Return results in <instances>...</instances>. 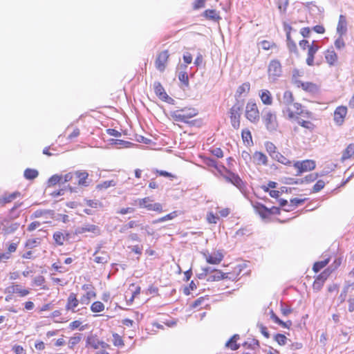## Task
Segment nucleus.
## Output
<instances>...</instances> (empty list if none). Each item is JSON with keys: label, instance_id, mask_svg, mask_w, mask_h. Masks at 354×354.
Segmentation results:
<instances>
[{"label": "nucleus", "instance_id": "obj_11", "mask_svg": "<svg viewBox=\"0 0 354 354\" xmlns=\"http://www.w3.org/2000/svg\"><path fill=\"white\" fill-rule=\"evenodd\" d=\"M169 57V55L168 50L162 51L158 54L156 60V66L160 72L165 71Z\"/></svg>", "mask_w": 354, "mask_h": 354}, {"label": "nucleus", "instance_id": "obj_35", "mask_svg": "<svg viewBox=\"0 0 354 354\" xmlns=\"http://www.w3.org/2000/svg\"><path fill=\"white\" fill-rule=\"evenodd\" d=\"M62 178V175L55 174L52 176L48 180V186H54L57 183H61Z\"/></svg>", "mask_w": 354, "mask_h": 354}, {"label": "nucleus", "instance_id": "obj_33", "mask_svg": "<svg viewBox=\"0 0 354 354\" xmlns=\"http://www.w3.org/2000/svg\"><path fill=\"white\" fill-rule=\"evenodd\" d=\"M24 175L25 178H26L28 180H32V179L36 178L38 176L39 173H38V171L36 169H26L24 171Z\"/></svg>", "mask_w": 354, "mask_h": 354}, {"label": "nucleus", "instance_id": "obj_30", "mask_svg": "<svg viewBox=\"0 0 354 354\" xmlns=\"http://www.w3.org/2000/svg\"><path fill=\"white\" fill-rule=\"evenodd\" d=\"M354 155V144H350L347 146L344 151L342 160L344 161L346 159L351 158Z\"/></svg>", "mask_w": 354, "mask_h": 354}, {"label": "nucleus", "instance_id": "obj_48", "mask_svg": "<svg viewBox=\"0 0 354 354\" xmlns=\"http://www.w3.org/2000/svg\"><path fill=\"white\" fill-rule=\"evenodd\" d=\"M113 344L116 346H120L124 345L123 340L122 337L117 333L113 335Z\"/></svg>", "mask_w": 354, "mask_h": 354}, {"label": "nucleus", "instance_id": "obj_2", "mask_svg": "<svg viewBox=\"0 0 354 354\" xmlns=\"http://www.w3.org/2000/svg\"><path fill=\"white\" fill-rule=\"evenodd\" d=\"M262 120L268 131L272 132L277 129L278 122L274 112L265 109L262 113Z\"/></svg>", "mask_w": 354, "mask_h": 354}, {"label": "nucleus", "instance_id": "obj_18", "mask_svg": "<svg viewBox=\"0 0 354 354\" xmlns=\"http://www.w3.org/2000/svg\"><path fill=\"white\" fill-rule=\"evenodd\" d=\"M78 304L79 301L77 299L76 294L71 292L67 299L66 309L67 310H71L72 312L75 313L76 312L75 308L78 306Z\"/></svg>", "mask_w": 354, "mask_h": 354}, {"label": "nucleus", "instance_id": "obj_55", "mask_svg": "<svg viewBox=\"0 0 354 354\" xmlns=\"http://www.w3.org/2000/svg\"><path fill=\"white\" fill-rule=\"evenodd\" d=\"M62 180L61 181L62 184L69 182L73 180L74 178V172H69L64 176H62Z\"/></svg>", "mask_w": 354, "mask_h": 354}, {"label": "nucleus", "instance_id": "obj_52", "mask_svg": "<svg viewBox=\"0 0 354 354\" xmlns=\"http://www.w3.org/2000/svg\"><path fill=\"white\" fill-rule=\"evenodd\" d=\"M324 283L322 281H320L319 279H315L313 284V288L315 291L316 292H318L319 291L322 286H324Z\"/></svg>", "mask_w": 354, "mask_h": 354}, {"label": "nucleus", "instance_id": "obj_14", "mask_svg": "<svg viewBox=\"0 0 354 354\" xmlns=\"http://www.w3.org/2000/svg\"><path fill=\"white\" fill-rule=\"evenodd\" d=\"M153 88H154V91H155L156 95H158L160 100L165 101V102H167L168 100H173L171 97H169L168 96V95L167 94V93L165 91V88H163V86H162V84L160 82H154Z\"/></svg>", "mask_w": 354, "mask_h": 354}, {"label": "nucleus", "instance_id": "obj_42", "mask_svg": "<svg viewBox=\"0 0 354 354\" xmlns=\"http://www.w3.org/2000/svg\"><path fill=\"white\" fill-rule=\"evenodd\" d=\"M287 339V337L283 334H277L274 335V340L281 346L285 345Z\"/></svg>", "mask_w": 354, "mask_h": 354}, {"label": "nucleus", "instance_id": "obj_50", "mask_svg": "<svg viewBox=\"0 0 354 354\" xmlns=\"http://www.w3.org/2000/svg\"><path fill=\"white\" fill-rule=\"evenodd\" d=\"M281 311L284 316H288L292 313V310L289 306L281 304Z\"/></svg>", "mask_w": 354, "mask_h": 354}, {"label": "nucleus", "instance_id": "obj_31", "mask_svg": "<svg viewBox=\"0 0 354 354\" xmlns=\"http://www.w3.org/2000/svg\"><path fill=\"white\" fill-rule=\"evenodd\" d=\"M86 346L97 349L100 347V340L95 336H88L86 339Z\"/></svg>", "mask_w": 354, "mask_h": 354}, {"label": "nucleus", "instance_id": "obj_47", "mask_svg": "<svg viewBox=\"0 0 354 354\" xmlns=\"http://www.w3.org/2000/svg\"><path fill=\"white\" fill-rule=\"evenodd\" d=\"M15 292L19 294L21 297L26 296L29 294V290L28 289H22L21 286L18 284L15 285Z\"/></svg>", "mask_w": 354, "mask_h": 354}, {"label": "nucleus", "instance_id": "obj_20", "mask_svg": "<svg viewBox=\"0 0 354 354\" xmlns=\"http://www.w3.org/2000/svg\"><path fill=\"white\" fill-rule=\"evenodd\" d=\"M347 31V21L344 15H340L337 26V32L338 35H344Z\"/></svg>", "mask_w": 354, "mask_h": 354}, {"label": "nucleus", "instance_id": "obj_21", "mask_svg": "<svg viewBox=\"0 0 354 354\" xmlns=\"http://www.w3.org/2000/svg\"><path fill=\"white\" fill-rule=\"evenodd\" d=\"M69 237V234L66 233L65 234L61 232H55L53 234V239L57 245H63L64 242L67 240Z\"/></svg>", "mask_w": 354, "mask_h": 354}, {"label": "nucleus", "instance_id": "obj_13", "mask_svg": "<svg viewBox=\"0 0 354 354\" xmlns=\"http://www.w3.org/2000/svg\"><path fill=\"white\" fill-rule=\"evenodd\" d=\"M346 113L347 109L346 106H338L334 112V120L335 123L338 125H341L344 122Z\"/></svg>", "mask_w": 354, "mask_h": 354}, {"label": "nucleus", "instance_id": "obj_1", "mask_svg": "<svg viewBox=\"0 0 354 354\" xmlns=\"http://www.w3.org/2000/svg\"><path fill=\"white\" fill-rule=\"evenodd\" d=\"M198 114L197 110L195 109H183L176 110L170 113L171 117L176 122H181L188 124L190 126H194L198 123L197 120H190L189 119Z\"/></svg>", "mask_w": 354, "mask_h": 354}, {"label": "nucleus", "instance_id": "obj_36", "mask_svg": "<svg viewBox=\"0 0 354 354\" xmlns=\"http://www.w3.org/2000/svg\"><path fill=\"white\" fill-rule=\"evenodd\" d=\"M250 88L249 82H245L239 86L236 90V95L241 96L243 93H248Z\"/></svg>", "mask_w": 354, "mask_h": 354}, {"label": "nucleus", "instance_id": "obj_39", "mask_svg": "<svg viewBox=\"0 0 354 354\" xmlns=\"http://www.w3.org/2000/svg\"><path fill=\"white\" fill-rule=\"evenodd\" d=\"M274 160L278 161L279 162H281L283 165H290L291 162L285 156H283L282 154H281L279 152H278L275 156L272 158Z\"/></svg>", "mask_w": 354, "mask_h": 354}, {"label": "nucleus", "instance_id": "obj_45", "mask_svg": "<svg viewBox=\"0 0 354 354\" xmlns=\"http://www.w3.org/2000/svg\"><path fill=\"white\" fill-rule=\"evenodd\" d=\"M241 135H242L243 140L244 142H247L248 144H249L250 141L251 142H252V135L249 130H248V129L243 130Z\"/></svg>", "mask_w": 354, "mask_h": 354}, {"label": "nucleus", "instance_id": "obj_8", "mask_svg": "<svg viewBox=\"0 0 354 354\" xmlns=\"http://www.w3.org/2000/svg\"><path fill=\"white\" fill-rule=\"evenodd\" d=\"M85 232H91L93 234V236H98L101 234L100 228L95 225L85 223L82 226H80L76 228L75 234H83Z\"/></svg>", "mask_w": 354, "mask_h": 354}, {"label": "nucleus", "instance_id": "obj_43", "mask_svg": "<svg viewBox=\"0 0 354 354\" xmlns=\"http://www.w3.org/2000/svg\"><path fill=\"white\" fill-rule=\"evenodd\" d=\"M342 36L343 35H339V37L335 41V46L338 50L345 47V42L342 38Z\"/></svg>", "mask_w": 354, "mask_h": 354}, {"label": "nucleus", "instance_id": "obj_27", "mask_svg": "<svg viewBox=\"0 0 354 354\" xmlns=\"http://www.w3.org/2000/svg\"><path fill=\"white\" fill-rule=\"evenodd\" d=\"M260 97L262 102L266 105H270L272 103V98L270 92L268 90H263L260 93Z\"/></svg>", "mask_w": 354, "mask_h": 354}, {"label": "nucleus", "instance_id": "obj_44", "mask_svg": "<svg viewBox=\"0 0 354 354\" xmlns=\"http://www.w3.org/2000/svg\"><path fill=\"white\" fill-rule=\"evenodd\" d=\"M283 114L285 117H286L289 120H295L296 119V117H297V115H296V113H294L293 111H292L290 108H286V109H283Z\"/></svg>", "mask_w": 354, "mask_h": 354}, {"label": "nucleus", "instance_id": "obj_54", "mask_svg": "<svg viewBox=\"0 0 354 354\" xmlns=\"http://www.w3.org/2000/svg\"><path fill=\"white\" fill-rule=\"evenodd\" d=\"M178 79L180 82H183L185 85H188V84H189L188 75L185 72H180L178 75Z\"/></svg>", "mask_w": 354, "mask_h": 354}, {"label": "nucleus", "instance_id": "obj_26", "mask_svg": "<svg viewBox=\"0 0 354 354\" xmlns=\"http://www.w3.org/2000/svg\"><path fill=\"white\" fill-rule=\"evenodd\" d=\"M253 158L258 165H266L268 164L267 156L261 152L256 151L253 155Z\"/></svg>", "mask_w": 354, "mask_h": 354}, {"label": "nucleus", "instance_id": "obj_37", "mask_svg": "<svg viewBox=\"0 0 354 354\" xmlns=\"http://www.w3.org/2000/svg\"><path fill=\"white\" fill-rule=\"evenodd\" d=\"M329 260V258H328L323 261L316 262L313 266V270L315 272H318L328 263Z\"/></svg>", "mask_w": 354, "mask_h": 354}, {"label": "nucleus", "instance_id": "obj_56", "mask_svg": "<svg viewBox=\"0 0 354 354\" xmlns=\"http://www.w3.org/2000/svg\"><path fill=\"white\" fill-rule=\"evenodd\" d=\"M86 205L93 208H97L101 203L97 200H86Z\"/></svg>", "mask_w": 354, "mask_h": 354}, {"label": "nucleus", "instance_id": "obj_12", "mask_svg": "<svg viewBox=\"0 0 354 354\" xmlns=\"http://www.w3.org/2000/svg\"><path fill=\"white\" fill-rule=\"evenodd\" d=\"M88 173L85 170L74 171V177L78 179L77 185L82 187H88L91 180H88Z\"/></svg>", "mask_w": 354, "mask_h": 354}, {"label": "nucleus", "instance_id": "obj_46", "mask_svg": "<svg viewBox=\"0 0 354 354\" xmlns=\"http://www.w3.org/2000/svg\"><path fill=\"white\" fill-rule=\"evenodd\" d=\"M39 243V242L38 239H28L26 243V248L28 249H32L33 248L36 247Z\"/></svg>", "mask_w": 354, "mask_h": 354}, {"label": "nucleus", "instance_id": "obj_62", "mask_svg": "<svg viewBox=\"0 0 354 354\" xmlns=\"http://www.w3.org/2000/svg\"><path fill=\"white\" fill-rule=\"evenodd\" d=\"M328 275H329V272L327 270H325L323 272H322L320 274H319L316 279H319L323 283H324L325 281L327 279Z\"/></svg>", "mask_w": 354, "mask_h": 354}, {"label": "nucleus", "instance_id": "obj_60", "mask_svg": "<svg viewBox=\"0 0 354 354\" xmlns=\"http://www.w3.org/2000/svg\"><path fill=\"white\" fill-rule=\"evenodd\" d=\"M44 277L43 276H37L34 279V284L37 286H40L44 283Z\"/></svg>", "mask_w": 354, "mask_h": 354}, {"label": "nucleus", "instance_id": "obj_61", "mask_svg": "<svg viewBox=\"0 0 354 354\" xmlns=\"http://www.w3.org/2000/svg\"><path fill=\"white\" fill-rule=\"evenodd\" d=\"M106 133L109 135V136H114V137H120L121 136V133L115 129H106Z\"/></svg>", "mask_w": 354, "mask_h": 354}, {"label": "nucleus", "instance_id": "obj_9", "mask_svg": "<svg viewBox=\"0 0 354 354\" xmlns=\"http://www.w3.org/2000/svg\"><path fill=\"white\" fill-rule=\"evenodd\" d=\"M223 279H229L234 280L236 277L234 274L232 273H223L221 270H214L212 273H210L207 278L208 281H216Z\"/></svg>", "mask_w": 354, "mask_h": 354}, {"label": "nucleus", "instance_id": "obj_17", "mask_svg": "<svg viewBox=\"0 0 354 354\" xmlns=\"http://www.w3.org/2000/svg\"><path fill=\"white\" fill-rule=\"evenodd\" d=\"M254 208L256 209L258 214L263 218L268 217L269 214L274 213V209L278 210V208L273 207L272 209H268L264 205L257 203Z\"/></svg>", "mask_w": 354, "mask_h": 354}, {"label": "nucleus", "instance_id": "obj_38", "mask_svg": "<svg viewBox=\"0 0 354 354\" xmlns=\"http://www.w3.org/2000/svg\"><path fill=\"white\" fill-rule=\"evenodd\" d=\"M91 309L93 313H100L104 310V305L100 301H95L91 305Z\"/></svg>", "mask_w": 354, "mask_h": 354}, {"label": "nucleus", "instance_id": "obj_19", "mask_svg": "<svg viewBox=\"0 0 354 354\" xmlns=\"http://www.w3.org/2000/svg\"><path fill=\"white\" fill-rule=\"evenodd\" d=\"M318 49H319V46L315 44L314 41H313L312 45L308 46V57L306 59V64L308 66L314 65V55L317 53Z\"/></svg>", "mask_w": 354, "mask_h": 354}, {"label": "nucleus", "instance_id": "obj_40", "mask_svg": "<svg viewBox=\"0 0 354 354\" xmlns=\"http://www.w3.org/2000/svg\"><path fill=\"white\" fill-rule=\"evenodd\" d=\"M177 215H178L177 212L174 211L170 214H167L165 216H162V217L158 218V220L153 221V223H160V222H164V221H166L168 220H171V219L174 218L175 217H176Z\"/></svg>", "mask_w": 354, "mask_h": 354}, {"label": "nucleus", "instance_id": "obj_64", "mask_svg": "<svg viewBox=\"0 0 354 354\" xmlns=\"http://www.w3.org/2000/svg\"><path fill=\"white\" fill-rule=\"evenodd\" d=\"M211 151L217 158H222L223 156V152L220 148H214Z\"/></svg>", "mask_w": 354, "mask_h": 354}, {"label": "nucleus", "instance_id": "obj_59", "mask_svg": "<svg viewBox=\"0 0 354 354\" xmlns=\"http://www.w3.org/2000/svg\"><path fill=\"white\" fill-rule=\"evenodd\" d=\"M132 143L129 141L116 139L115 145H120L122 147H129Z\"/></svg>", "mask_w": 354, "mask_h": 354}, {"label": "nucleus", "instance_id": "obj_32", "mask_svg": "<svg viewBox=\"0 0 354 354\" xmlns=\"http://www.w3.org/2000/svg\"><path fill=\"white\" fill-rule=\"evenodd\" d=\"M295 121L304 128L311 131L314 129V124L311 122L306 121L298 116L296 117Z\"/></svg>", "mask_w": 354, "mask_h": 354}, {"label": "nucleus", "instance_id": "obj_51", "mask_svg": "<svg viewBox=\"0 0 354 354\" xmlns=\"http://www.w3.org/2000/svg\"><path fill=\"white\" fill-rule=\"evenodd\" d=\"M81 338V334H78L77 335L71 337L69 340V344H71L70 347L72 348L74 345L78 344L80 342Z\"/></svg>", "mask_w": 354, "mask_h": 354}, {"label": "nucleus", "instance_id": "obj_41", "mask_svg": "<svg viewBox=\"0 0 354 354\" xmlns=\"http://www.w3.org/2000/svg\"><path fill=\"white\" fill-rule=\"evenodd\" d=\"M204 16L206 18L210 19H217L219 18V17L217 15L215 10H206L204 12Z\"/></svg>", "mask_w": 354, "mask_h": 354}, {"label": "nucleus", "instance_id": "obj_4", "mask_svg": "<svg viewBox=\"0 0 354 354\" xmlns=\"http://www.w3.org/2000/svg\"><path fill=\"white\" fill-rule=\"evenodd\" d=\"M245 117L252 123H257L259 120V112L256 103L248 102L246 105Z\"/></svg>", "mask_w": 354, "mask_h": 354}, {"label": "nucleus", "instance_id": "obj_53", "mask_svg": "<svg viewBox=\"0 0 354 354\" xmlns=\"http://www.w3.org/2000/svg\"><path fill=\"white\" fill-rule=\"evenodd\" d=\"M115 185L114 180L104 181L103 183L98 185L97 187L100 189H106L109 187H113Z\"/></svg>", "mask_w": 354, "mask_h": 354}, {"label": "nucleus", "instance_id": "obj_57", "mask_svg": "<svg viewBox=\"0 0 354 354\" xmlns=\"http://www.w3.org/2000/svg\"><path fill=\"white\" fill-rule=\"evenodd\" d=\"M236 234L237 236L249 235L251 234V230L248 227H243L239 229Z\"/></svg>", "mask_w": 354, "mask_h": 354}, {"label": "nucleus", "instance_id": "obj_58", "mask_svg": "<svg viewBox=\"0 0 354 354\" xmlns=\"http://www.w3.org/2000/svg\"><path fill=\"white\" fill-rule=\"evenodd\" d=\"M304 201H305V198L301 199V198H294L290 199L291 205L290 206L297 207L299 205L303 204L304 203Z\"/></svg>", "mask_w": 354, "mask_h": 354}, {"label": "nucleus", "instance_id": "obj_23", "mask_svg": "<svg viewBox=\"0 0 354 354\" xmlns=\"http://www.w3.org/2000/svg\"><path fill=\"white\" fill-rule=\"evenodd\" d=\"M94 257V261L97 263L105 264L109 262L110 256L107 252L102 251L100 254Z\"/></svg>", "mask_w": 354, "mask_h": 354}, {"label": "nucleus", "instance_id": "obj_63", "mask_svg": "<svg viewBox=\"0 0 354 354\" xmlns=\"http://www.w3.org/2000/svg\"><path fill=\"white\" fill-rule=\"evenodd\" d=\"M40 223L39 221H34L32 222L28 226V231L32 232L39 227L40 226Z\"/></svg>", "mask_w": 354, "mask_h": 354}, {"label": "nucleus", "instance_id": "obj_6", "mask_svg": "<svg viewBox=\"0 0 354 354\" xmlns=\"http://www.w3.org/2000/svg\"><path fill=\"white\" fill-rule=\"evenodd\" d=\"M294 167L297 169L296 176H300L304 172L314 169L315 162L311 160H306L302 162L297 161L294 163Z\"/></svg>", "mask_w": 354, "mask_h": 354}, {"label": "nucleus", "instance_id": "obj_29", "mask_svg": "<svg viewBox=\"0 0 354 354\" xmlns=\"http://www.w3.org/2000/svg\"><path fill=\"white\" fill-rule=\"evenodd\" d=\"M239 339V335H233L225 344L227 347L230 348L232 350L235 351L239 348V345L236 344L237 339Z\"/></svg>", "mask_w": 354, "mask_h": 354}, {"label": "nucleus", "instance_id": "obj_49", "mask_svg": "<svg viewBox=\"0 0 354 354\" xmlns=\"http://www.w3.org/2000/svg\"><path fill=\"white\" fill-rule=\"evenodd\" d=\"M325 183L322 180H319L313 186V192H318L324 187Z\"/></svg>", "mask_w": 354, "mask_h": 354}, {"label": "nucleus", "instance_id": "obj_5", "mask_svg": "<svg viewBox=\"0 0 354 354\" xmlns=\"http://www.w3.org/2000/svg\"><path fill=\"white\" fill-rule=\"evenodd\" d=\"M138 205L140 207L147 208L150 211L161 212L162 211V205L159 203H152V200L149 197H146L138 201Z\"/></svg>", "mask_w": 354, "mask_h": 354}, {"label": "nucleus", "instance_id": "obj_16", "mask_svg": "<svg viewBox=\"0 0 354 354\" xmlns=\"http://www.w3.org/2000/svg\"><path fill=\"white\" fill-rule=\"evenodd\" d=\"M204 256L207 262L210 264H218L223 259V255L219 252L213 254L205 253Z\"/></svg>", "mask_w": 354, "mask_h": 354}, {"label": "nucleus", "instance_id": "obj_28", "mask_svg": "<svg viewBox=\"0 0 354 354\" xmlns=\"http://www.w3.org/2000/svg\"><path fill=\"white\" fill-rule=\"evenodd\" d=\"M292 28L290 26H288V30L286 32V39H287V45L289 48V50L291 52L296 53L297 51V48L296 44L292 40L290 37V30Z\"/></svg>", "mask_w": 354, "mask_h": 354}, {"label": "nucleus", "instance_id": "obj_3", "mask_svg": "<svg viewBox=\"0 0 354 354\" xmlns=\"http://www.w3.org/2000/svg\"><path fill=\"white\" fill-rule=\"evenodd\" d=\"M243 108V103L237 101L230 109V121L234 129H238L240 127V118Z\"/></svg>", "mask_w": 354, "mask_h": 354}, {"label": "nucleus", "instance_id": "obj_15", "mask_svg": "<svg viewBox=\"0 0 354 354\" xmlns=\"http://www.w3.org/2000/svg\"><path fill=\"white\" fill-rule=\"evenodd\" d=\"M292 83L297 86L298 88H302L304 91H313L315 88V85L311 82H302L299 79H297L295 77V74H294L292 78Z\"/></svg>", "mask_w": 354, "mask_h": 354}, {"label": "nucleus", "instance_id": "obj_25", "mask_svg": "<svg viewBox=\"0 0 354 354\" xmlns=\"http://www.w3.org/2000/svg\"><path fill=\"white\" fill-rule=\"evenodd\" d=\"M325 58L326 62L330 65H334V64L337 60V55L333 49H328L325 53Z\"/></svg>", "mask_w": 354, "mask_h": 354}, {"label": "nucleus", "instance_id": "obj_34", "mask_svg": "<svg viewBox=\"0 0 354 354\" xmlns=\"http://www.w3.org/2000/svg\"><path fill=\"white\" fill-rule=\"evenodd\" d=\"M265 147L267 152L270 154V156L273 158L275 154L278 153L277 151L276 146L271 142H266L265 143Z\"/></svg>", "mask_w": 354, "mask_h": 354}, {"label": "nucleus", "instance_id": "obj_22", "mask_svg": "<svg viewBox=\"0 0 354 354\" xmlns=\"http://www.w3.org/2000/svg\"><path fill=\"white\" fill-rule=\"evenodd\" d=\"M294 101L293 95L291 91H286L283 93V97L279 100L281 104L288 106L292 104Z\"/></svg>", "mask_w": 354, "mask_h": 354}, {"label": "nucleus", "instance_id": "obj_7", "mask_svg": "<svg viewBox=\"0 0 354 354\" xmlns=\"http://www.w3.org/2000/svg\"><path fill=\"white\" fill-rule=\"evenodd\" d=\"M268 75L272 80H277L281 75V65L278 60L270 61L268 65Z\"/></svg>", "mask_w": 354, "mask_h": 354}, {"label": "nucleus", "instance_id": "obj_10", "mask_svg": "<svg viewBox=\"0 0 354 354\" xmlns=\"http://www.w3.org/2000/svg\"><path fill=\"white\" fill-rule=\"evenodd\" d=\"M222 176L227 183L233 184L238 188H241L243 185V181L237 174L227 170L226 172L222 175Z\"/></svg>", "mask_w": 354, "mask_h": 354}, {"label": "nucleus", "instance_id": "obj_24", "mask_svg": "<svg viewBox=\"0 0 354 354\" xmlns=\"http://www.w3.org/2000/svg\"><path fill=\"white\" fill-rule=\"evenodd\" d=\"M20 195L21 193L19 192H15L10 194H5L1 198H0V205H3L6 203H8Z\"/></svg>", "mask_w": 354, "mask_h": 354}]
</instances>
